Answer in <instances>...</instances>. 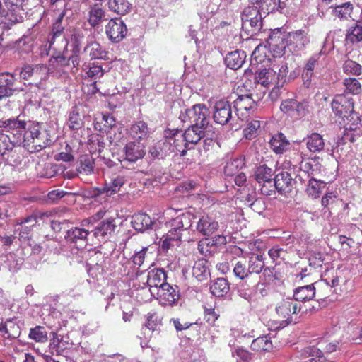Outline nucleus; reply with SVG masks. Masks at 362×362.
<instances>
[{
  "mask_svg": "<svg viewBox=\"0 0 362 362\" xmlns=\"http://www.w3.org/2000/svg\"><path fill=\"white\" fill-rule=\"evenodd\" d=\"M0 127L5 132L13 131L17 145L30 147L33 151H40L47 145V134L42 131L38 124H31L26 127V123L16 119H0Z\"/></svg>",
  "mask_w": 362,
  "mask_h": 362,
  "instance_id": "nucleus-1",
  "label": "nucleus"
},
{
  "mask_svg": "<svg viewBox=\"0 0 362 362\" xmlns=\"http://www.w3.org/2000/svg\"><path fill=\"white\" fill-rule=\"evenodd\" d=\"M89 51V56L93 59H105L107 52L102 48L101 45L96 42H91L84 47V52Z\"/></svg>",
  "mask_w": 362,
  "mask_h": 362,
  "instance_id": "nucleus-49",
  "label": "nucleus"
},
{
  "mask_svg": "<svg viewBox=\"0 0 362 362\" xmlns=\"http://www.w3.org/2000/svg\"><path fill=\"white\" fill-rule=\"evenodd\" d=\"M34 39L35 36L33 35L30 31H28L17 41L18 47L21 48L23 52H29L32 49Z\"/></svg>",
  "mask_w": 362,
  "mask_h": 362,
  "instance_id": "nucleus-59",
  "label": "nucleus"
},
{
  "mask_svg": "<svg viewBox=\"0 0 362 362\" xmlns=\"http://www.w3.org/2000/svg\"><path fill=\"white\" fill-rule=\"evenodd\" d=\"M332 109L336 115L349 119L354 113V100L344 94L337 95L332 100Z\"/></svg>",
  "mask_w": 362,
  "mask_h": 362,
  "instance_id": "nucleus-9",
  "label": "nucleus"
},
{
  "mask_svg": "<svg viewBox=\"0 0 362 362\" xmlns=\"http://www.w3.org/2000/svg\"><path fill=\"white\" fill-rule=\"evenodd\" d=\"M343 83L346 91L353 95L359 94L362 90L360 82L355 78H346L344 80Z\"/></svg>",
  "mask_w": 362,
  "mask_h": 362,
  "instance_id": "nucleus-58",
  "label": "nucleus"
},
{
  "mask_svg": "<svg viewBox=\"0 0 362 362\" xmlns=\"http://www.w3.org/2000/svg\"><path fill=\"white\" fill-rule=\"evenodd\" d=\"M214 119L216 123L221 125L226 124V100L221 99L214 105Z\"/></svg>",
  "mask_w": 362,
  "mask_h": 362,
  "instance_id": "nucleus-44",
  "label": "nucleus"
},
{
  "mask_svg": "<svg viewBox=\"0 0 362 362\" xmlns=\"http://www.w3.org/2000/svg\"><path fill=\"white\" fill-rule=\"evenodd\" d=\"M288 72V69L286 64H283L279 69L277 76H276V86L273 88L269 93V97L272 100H275L278 98L279 88L282 87L286 83Z\"/></svg>",
  "mask_w": 362,
  "mask_h": 362,
  "instance_id": "nucleus-43",
  "label": "nucleus"
},
{
  "mask_svg": "<svg viewBox=\"0 0 362 362\" xmlns=\"http://www.w3.org/2000/svg\"><path fill=\"white\" fill-rule=\"evenodd\" d=\"M322 276H326V281L330 282L337 295L347 293L351 287V273L345 267L334 269L327 267Z\"/></svg>",
  "mask_w": 362,
  "mask_h": 362,
  "instance_id": "nucleus-3",
  "label": "nucleus"
},
{
  "mask_svg": "<svg viewBox=\"0 0 362 362\" xmlns=\"http://www.w3.org/2000/svg\"><path fill=\"white\" fill-rule=\"evenodd\" d=\"M341 139L344 143L359 142L362 139V129L358 126L345 127Z\"/></svg>",
  "mask_w": 362,
  "mask_h": 362,
  "instance_id": "nucleus-40",
  "label": "nucleus"
},
{
  "mask_svg": "<svg viewBox=\"0 0 362 362\" xmlns=\"http://www.w3.org/2000/svg\"><path fill=\"white\" fill-rule=\"evenodd\" d=\"M280 109L284 114L295 119L300 118L306 113L305 105L294 99L282 101Z\"/></svg>",
  "mask_w": 362,
  "mask_h": 362,
  "instance_id": "nucleus-16",
  "label": "nucleus"
},
{
  "mask_svg": "<svg viewBox=\"0 0 362 362\" xmlns=\"http://www.w3.org/2000/svg\"><path fill=\"white\" fill-rule=\"evenodd\" d=\"M107 6L110 11L119 16H124L132 9V4L129 0H108Z\"/></svg>",
  "mask_w": 362,
  "mask_h": 362,
  "instance_id": "nucleus-28",
  "label": "nucleus"
},
{
  "mask_svg": "<svg viewBox=\"0 0 362 362\" xmlns=\"http://www.w3.org/2000/svg\"><path fill=\"white\" fill-rule=\"evenodd\" d=\"M23 90V88L17 86L16 80L12 74L8 73L0 74V99Z\"/></svg>",
  "mask_w": 362,
  "mask_h": 362,
  "instance_id": "nucleus-14",
  "label": "nucleus"
},
{
  "mask_svg": "<svg viewBox=\"0 0 362 362\" xmlns=\"http://www.w3.org/2000/svg\"><path fill=\"white\" fill-rule=\"evenodd\" d=\"M293 180L290 173L282 171L276 175L273 187L280 194H287L292 192L293 188Z\"/></svg>",
  "mask_w": 362,
  "mask_h": 362,
  "instance_id": "nucleus-18",
  "label": "nucleus"
},
{
  "mask_svg": "<svg viewBox=\"0 0 362 362\" xmlns=\"http://www.w3.org/2000/svg\"><path fill=\"white\" fill-rule=\"evenodd\" d=\"M105 16L106 11L102 4L95 3L88 8V22L91 27L95 28L105 20Z\"/></svg>",
  "mask_w": 362,
  "mask_h": 362,
  "instance_id": "nucleus-24",
  "label": "nucleus"
},
{
  "mask_svg": "<svg viewBox=\"0 0 362 362\" xmlns=\"http://www.w3.org/2000/svg\"><path fill=\"white\" fill-rule=\"evenodd\" d=\"M64 16V12L60 13L52 28V37L49 40V44L54 49L59 48L58 46L59 43L63 45L64 50L67 49L68 40L62 35L64 28L61 24Z\"/></svg>",
  "mask_w": 362,
  "mask_h": 362,
  "instance_id": "nucleus-19",
  "label": "nucleus"
},
{
  "mask_svg": "<svg viewBox=\"0 0 362 362\" xmlns=\"http://www.w3.org/2000/svg\"><path fill=\"white\" fill-rule=\"evenodd\" d=\"M180 240L181 235L170 228L167 233L165 238L163 240L161 247L163 250H168L170 247L177 245L178 241Z\"/></svg>",
  "mask_w": 362,
  "mask_h": 362,
  "instance_id": "nucleus-55",
  "label": "nucleus"
},
{
  "mask_svg": "<svg viewBox=\"0 0 362 362\" xmlns=\"http://www.w3.org/2000/svg\"><path fill=\"white\" fill-rule=\"evenodd\" d=\"M230 263L233 266V274L235 276L240 279H244L250 273L249 269L247 267V259L245 257H240L236 259L235 257L230 259Z\"/></svg>",
  "mask_w": 362,
  "mask_h": 362,
  "instance_id": "nucleus-37",
  "label": "nucleus"
},
{
  "mask_svg": "<svg viewBox=\"0 0 362 362\" xmlns=\"http://www.w3.org/2000/svg\"><path fill=\"white\" fill-rule=\"evenodd\" d=\"M150 134L149 129L146 122L143 121L136 122L132 124L129 129L130 136L137 141V142L142 143L146 140Z\"/></svg>",
  "mask_w": 362,
  "mask_h": 362,
  "instance_id": "nucleus-25",
  "label": "nucleus"
},
{
  "mask_svg": "<svg viewBox=\"0 0 362 362\" xmlns=\"http://www.w3.org/2000/svg\"><path fill=\"white\" fill-rule=\"evenodd\" d=\"M195 216L190 212L183 213L173 218L170 223L171 229L181 235V231L187 230L192 226Z\"/></svg>",
  "mask_w": 362,
  "mask_h": 362,
  "instance_id": "nucleus-22",
  "label": "nucleus"
},
{
  "mask_svg": "<svg viewBox=\"0 0 362 362\" xmlns=\"http://www.w3.org/2000/svg\"><path fill=\"white\" fill-rule=\"evenodd\" d=\"M125 182L126 179L124 176L116 175L111 178L109 182H105L103 193H105L107 197H110L118 192Z\"/></svg>",
  "mask_w": 362,
  "mask_h": 362,
  "instance_id": "nucleus-33",
  "label": "nucleus"
},
{
  "mask_svg": "<svg viewBox=\"0 0 362 362\" xmlns=\"http://www.w3.org/2000/svg\"><path fill=\"white\" fill-rule=\"evenodd\" d=\"M4 2L8 10L4 24L9 26L23 21L25 15L23 8L24 0H4Z\"/></svg>",
  "mask_w": 362,
  "mask_h": 362,
  "instance_id": "nucleus-8",
  "label": "nucleus"
},
{
  "mask_svg": "<svg viewBox=\"0 0 362 362\" xmlns=\"http://www.w3.org/2000/svg\"><path fill=\"white\" fill-rule=\"evenodd\" d=\"M264 267V257L262 255L253 254L249 260L250 273L259 274Z\"/></svg>",
  "mask_w": 362,
  "mask_h": 362,
  "instance_id": "nucleus-50",
  "label": "nucleus"
},
{
  "mask_svg": "<svg viewBox=\"0 0 362 362\" xmlns=\"http://www.w3.org/2000/svg\"><path fill=\"white\" fill-rule=\"evenodd\" d=\"M105 33L113 43L121 42L127 34V28L120 18L110 19L105 26Z\"/></svg>",
  "mask_w": 362,
  "mask_h": 362,
  "instance_id": "nucleus-11",
  "label": "nucleus"
},
{
  "mask_svg": "<svg viewBox=\"0 0 362 362\" xmlns=\"http://www.w3.org/2000/svg\"><path fill=\"white\" fill-rule=\"evenodd\" d=\"M160 324V321L156 313H148L146 322L141 329L144 337L150 338L153 332L158 330Z\"/></svg>",
  "mask_w": 362,
  "mask_h": 362,
  "instance_id": "nucleus-35",
  "label": "nucleus"
},
{
  "mask_svg": "<svg viewBox=\"0 0 362 362\" xmlns=\"http://www.w3.org/2000/svg\"><path fill=\"white\" fill-rule=\"evenodd\" d=\"M353 8L352 4L346 2L341 5L336 6L333 10V14L340 19H347L351 16Z\"/></svg>",
  "mask_w": 362,
  "mask_h": 362,
  "instance_id": "nucleus-53",
  "label": "nucleus"
},
{
  "mask_svg": "<svg viewBox=\"0 0 362 362\" xmlns=\"http://www.w3.org/2000/svg\"><path fill=\"white\" fill-rule=\"evenodd\" d=\"M346 41L352 44L362 41V21H357L349 29L346 35Z\"/></svg>",
  "mask_w": 362,
  "mask_h": 362,
  "instance_id": "nucleus-47",
  "label": "nucleus"
},
{
  "mask_svg": "<svg viewBox=\"0 0 362 362\" xmlns=\"http://www.w3.org/2000/svg\"><path fill=\"white\" fill-rule=\"evenodd\" d=\"M9 134L0 133V155L3 156L6 151L11 150L17 144L13 142L15 139L13 131L7 132Z\"/></svg>",
  "mask_w": 362,
  "mask_h": 362,
  "instance_id": "nucleus-48",
  "label": "nucleus"
},
{
  "mask_svg": "<svg viewBox=\"0 0 362 362\" xmlns=\"http://www.w3.org/2000/svg\"><path fill=\"white\" fill-rule=\"evenodd\" d=\"M325 183L313 177L308 179V185L306 189L308 194L313 198H317L322 192Z\"/></svg>",
  "mask_w": 362,
  "mask_h": 362,
  "instance_id": "nucleus-51",
  "label": "nucleus"
},
{
  "mask_svg": "<svg viewBox=\"0 0 362 362\" xmlns=\"http://www.w3.org/2000/svg\"><path fill=\"white\" fill-rule=\"evenodd\" d=\"M115 219L112 218H107L101 221L94 230H91L94 237L99 235L105 236L107 234L112 233L116 227L115 224Z\"/></svg>",
  "mask_w": 362,
  "mask_h": 362,
  "instance_id": "nucleus-38",
  "label": "nucleus"
},
{
  "mask_svg": "<svg viewBox=\"0 0 362 362\" xmlns=\"http://www.w3.org/2000/svg\"><path fill=\"white\" fill-rule=\"evenodd\" d=\"M343 70L347 75L358 76L362 74V66L358 63L350 59L345 61Z\"/></svg>",
  "mask_w": 362,
  "mask_h": 362,
  "instance_id": "nucleus-56",
  "label": "nucleus"
},
{
  "mask_svg": "<svg viewBox=\"0 0 362 362\" xmlns=\"http://www.w3.org/2000/svg\"><path fill=\"white\" fill-rule=\"evenodd\" d=\"M276 72L272 69H264L257 73L255 82L264 87L268 88L272 84L276 83Z\"/></svg>",
  "mask_w": 362,
  "mask_h": 362,
  "instance_id": "nucleus-32",
  "label": "nucleus"
},
{
  "mask_svg": "<svg viewBox=\"0 0 362 362\" xmlns=\"http://www.w3.org/2000/svg\"><path fill=\"white\" fill-rule=\"evenodd\" d=\"M258 8L264 15L278 11L281 8L280 0H262Z\"/></svg>",
  "mask_w": 362,
  "mask_h": 362,
  "instance_id": "nucleus-52",
  "label": "nucleus"
},
{
  "mask_svg": "<svg viewBox=\"0 0 362 362\" xmlns=\"http://www.w3.org/2000/svg\"><path fill=\"white\" fill-rule=\"evenodd\" d=\"M207 127H201L200 124H192L183 134L180 135L181 141L185 142V145L196 144L201 139L204 138V129Z\"/></svg>",
  "mask_w": 362,
  "mask_h": 362,
  "instance_id": "nucleus-20",
  "label": "nucleus"
},
{
  "mask_svg": "<svg viewBox=\"0 0 362 362\" xmlns=\"http://www.w3.org/2000/svg\"><path fill=\"white\" fill-rule=\"evenodd\" d=\"M304 141L306 143L307 148L311 153H320L325 148V139L319 133L313 132L308 135Z\"/></svg>",
  "mask_w": 362,
  "mask_h": 362,
  "instance_id": "nucleus-27",
  "label": "nucleus"
},
{
  "mask_svg": "<svg viewBox=\"0 0 362 362\" xmlns=\"http://www.w3.org/2000/svg\"><path fill=\"white\" fill-rule=\"evenodd\" d=\"M124 160L130 163H136L143 158L146 154L145 146L143 143L129 141L124 147Z\"/></svg>",
  "mask_w": 362,
  "mask_h": 362,
  "instance_id": "nucleus-17",
  "label": "nucleus"
},
{
  "mask_svg": "<svg viewBox=\"0 0 362 362\" xmlns=\"http://www.w3.org/2000/svg\"><path fill=\"white\" fill-rule=\"evenodd\" d=\"M155 290L156 293L151 296L156 298L161 305L173 306L180 299V291L176 285L164 284L160 289Z\"/></svg>",
  "mask_w": 362,
  "mask_h": 362,
  "instance_id": "nucleus-12",
  "label": "nucleus"
},
{
  "mask_svg": "<svg viewBox=\"0 0 362 362\" xmlns=\"http://www.w3.org/2000/svg\"><path fill=\"white\" fill-rule=\"evenodd\" d=\"M28 337L30 339L38 343H45L48 339L47 332L45 328L42 326H36L34 328H31Z\"/></svg>",
  "mask_w": 362,
  "mask_h": 362,
  "instance_id": "nucleus-54",
  "label": "nucleus"
},
{
  "mask_svg": "<svg viewBox=\"0 0 362 362\" xmlns=\"http://www.w3.org/2000/svg\"><path fill=\"white\" fill-rule=\"evenodd\" d=\"M269 144L274 152L281 154L289 148L290 142L283 133H278L272 136Z\"/></svg>",
  "mask_w": 362,
  "mask_h": 362,
  "instance_id": "nucleus-29",
  "label": "nucleus"
},
{
  "mask_svg": "<svg viewBox=\"0 0 362 362\" xmlns=\"http://www.w3.org/2000/svg\"><path fill=\"white\" fill-rule=\"evenodd\" d=\"M231 93L228 98L234 99L233 109L238 117V121L235 124H233L234 118L232 116V108L230 107L229 112H228V124L231 127L233 131L232 134L238 132L243 125L244 120L247 119L249 117V112L256 107V103L250 95H240L235 99L237 95Z\"/></svg>",
  "mask_w": 362,
  "mask_h": 362,
  "instance_id": "nucleus-2",
  "label": "nucleus"
},
{
  "mask_svg": "<svg viewBox=\"0 0 362 362\" xmlns=\"http://www.w3.org/2000/svg\"><path fill=\"white\" fill-rule=\"evenodd\" d=\"M232 357L236 362H250L252 359V354L242 348H238L232 352Z\"/></svg>",
  "mask_w": 362,
  "mask_h": 362,
  "instance_id": "nucleus-64",
  "label": "nucleus"
},
{
  "mask_svg": "<svg viewBox=\"0 0 362 362\" xmlns=\"http://www.w3.org/2000/svg\"><path fill=\"white\" fill-rule=\"evenodd\" d=\"M276 311L279 317L287 324L296 323L300 317L299 314L306 312L302 310L301 304L296 302L293 298L282 299L277 303Z\"/></svg>",
  "mask_w": 362,
  "mask_h": 362,
  "instance_id": "nucleus-4",
  "label": "nucleus"
},
{
  "mask_svg": "<svg viewBox=\"0 0 362 362\" xmlns=\"http://www.w3.org/2000/svg\"><path fill=\"white\" fill-rule=\"evenodd\" d=\"M226 279L218 278L211 286V291L214 296L224 297L226 295Z\"/></svg>",
  "mask_w": 362,
  "mask_h": 362,
  "instance_id": "nucleus-57",
  "label": "nucleus"
},
{
  "mask_svg": "<svg viewBox=\"0 0 362 362\" xmlns=\"http://www.w3.org/2000/svg\"><path fill=\"white\" fill-rule=\"evenodd\" d=\"M262 12L257 6H252L245 8L243 11L242 20L249 23L252 27L261 25Z\"/></svg>",
  "mask_w": 362,
  "mask_h": 362,
  "instance_id": "nucleus-26",
  "label": "nucleus"
},
{
  "mask_svg": "<svg viewBox=\"0 0 362 362\" xmlns=\"http://www.w3.org/2000/svg\"><path fill=\"white\" fill-rule=\"evenodd\" d=\"M251 348L257 352H269L272 350L273 344L269 336H262L252 341Z\"/></svg>",
  "mask_w": 362,
  "mask_h": 362,
  "instance_id": "nucleus-42",
  "label": "nucleus"
},
{
  "mask_svg": "<svg viewBox=\"0 0 362 362\" xmlns=\"http://www.w3.org/2000/svg\"><path fill=\"white\" fill-rule=\"evenodd\" d=\"M218 227V223L212 221L209 216L200 218L197 225V230L204 235H210Z\"/></svg>",
  "mask_w": 362,
  "mask_h": 362,
  "instance_id": "nucleus-36",
  "label": "nucleus"
},
{
  "mask_svg": "<svg viewBox=\"0 0 362 362\" xmlns=\"http://www.w3.org/2000/svg\"><path fill=\"white\" fill-rule=\"evenodd\" d=\"M313 286L317 300H325L335 294L330 282L326 281V276H322L320 280L313 284Z\"/></svg>",
  "mask_w": 362,
  "mask_h": 362,
  "instance_id": "nucleus-23",
  "label": "nucleus"
},
{
  "mask_svg": "<svg viewBox=\"0 0 362 362\" xmlns=\"http://www.w3.org/2000/svg\"><path fill=\"white\" fill-rule=\"evenodd\" d=\"M49 74L57 77L66 76L70 67L69 59L64 54L52 57L49 61Z\"/></svg>",
  "mask_w": 362,
  "mask_h": 362,
  "instance_id": "nucleus-15",
  "label": "nucleus"
},
{
  "mask_svg": "<svg viewBox=\"0 0 362 362\" xmlns=\"http://www.w3.org/2000/svg\"><path fill=\"white\" fill-rule=\"evenodd\" d=\"M270 53L274 58H280L285 54L287 46L286 35L280 29L273 30L267 40Z\"/></svg>",
  "mask_w": 362,
  "mask_h": 362,
  "instance_id": "nucleus-10",
  "label": "nucleus"
},
{
  "mask_svg": "<svg viewBox=\"0 0 362 362\" xmlns=\"http://www.w3.org/2000/svg\"><path fill=\"white\" fill-rule=\"evenodd\" d=\"M94 168V162L92 158L85 156L81 159V164L77 170L79 173L88 175L93 173Z\"/></svg>",
  "mask_w": 362,
  "mask_h": 362,
  "instance_id": "nucleus-61",
  "label": "nucleus"
},
{
  "mask_svg": "<svg viewBox=\"0 0 362 362\" xmlns=\"http://www.w3.org/2000/svg\"><path fill=\"white\" fill-rule=\"evenodd\" d=\"M286 39L288 49L293 52L303 50L310 42L308 33L301 29L289 32Z\"/></svg>",
  "mask_w": 362,
  "mask_h": 362,
  "instance_id": "nucleus-13",
  "label": "nucleus"
},
{
  "mask_svg": "<svg viewBox=\"0 0 362 362\" xmlns=\"http://www.w3.org/2000/svg\"><path fill=\"white\" fill-rule=\"evenodd\" d=\"M209 115V111L205 105L196 104L191 108L181 112L179 118L182 122H194V124H197L201 127H207Z\"/></svg>",
  "mask_w": 362,
  "mask_h": 362,
  "instance_id": "nucleus-5",
  "label": "nucleus"
},
{
  "mask_svg": "<svg viewBox=\"0 0 362 362\" xmlns=\"http://www.w3.org/2000/svg\"><path fill=\"white\" fill-rule=\"evenodd\" d=\"M87 31L82 28H76L73 30V33L71 37V44L72 49L75 50V52H81V46L84 42Z\"/></svg>",
  "mask_w": 362,
  "mask_h": 362,
  "instance_id": "nucleus-46",
  "label": "nucleus"
},
{
  "mask_svg": "<svg viewBox=\"0 0 362 362\" xmlns=\"http://www.w3.org/2000/svg\"><path fill=\"white\" fill-rule=\"evenodd\" d=\"M260 128V122L259 120L251 121L247 127L243 130V135L245 139L251 140L257 134V131Z\"/></svg>",
  "mask_w": 362,
  "mask_h": 362,
  "instance_id": "nucleus-62",
  "label": "nucleus"
},
{
  "mask_svg": "<svg viewBox=\"0 0 362 362\" xmlns=\"http://www.w3.org/2000/svg\"><path fill=\"white\" fill-rule=\"evenodd\" d=\"M33 78L36 81L45 79L49 74V67L45 64L33 65Z\"/></svg>",
  "mask_w": 362,
  "mask_h": 362,
  "instance_id": "nucleus-63",
  "label": "nucleus"
},
{
  "mask_svg": "<svg viewBox=\"0 0 362 362\" xmlns=\"http://www.w3.org/2000/svg\"><path fill=\"white\" fill-rule=\"evenodd\" d=\"M166 274L163 269H152L148 274L147 284L151 295L156 293V290L160 289L163 285L168 284L165 282Z\"/></svg>",
  "mask_w": 362,
  "mask_h": 362,
  "instance_id": "nucleus-21",
  "label": "nucleus"
},
{
  "mask_svg": "<svg viewBox=\"0 0 362 362\" xmlns=\"http://www.w3.org/2000/svg\"><path fill=\"white\" fill-rule=\"evenodd\" d=\"M313 290V284L298 286L294 290L293 299L298 303L313 300L315 298V293Z\"/></svg>",
  "mask_w": 362,
  "mask_h": 362,
  "instance_id": "nucleus-31",
  "label": "nucleus"
},
{
  "mask_svg": "<svg viewBox=\"0 0 362 362\" xmlns=\"http://www.w3.org/2000/svg\"><path fill=\"white\" fill-rule=\"evenodd\" d=\"M326 255L321 252H314L309 257V265L315 269L326 266Z\"/></svg>",
  "mask_w": 362,
  "mask_h": 362,
  "instance_id": "nucleus-60",
  "label": "nucleus"
},
{
  "mask_svg": "<svg viewBox=\"0 0 362 362\" xmlns=\"http://www.w3.org/2000/svg\"><path fill=\"white\" fill-rule=\"evenodd\" d=\"M87 221H83V227H72L67 229L66 234L64 236L65 240L70 243H73L77 248L84 247L88 243V237L92 233L90 228L91 226L88 223L86 225Z\"/></svg>",
  "mask_w": 362,
  "mask_h": 362,
  "instance_id": "nucleus-6",
  "label": "nucleus"
},
{
  "mask_svg": "<svg viewBox=\"0 0 362 362\" xmlns=\"http://www.w3.org/2000/svg\"><path fill=\"white\" fill-rule=\"evenodd\" d=\"M245 59L243 51L236 49L228 53V68L236 70L241 67Z\"/></svg>",
  "mask_w": 362,
  "mask_h": 362,
  "instance_id": "nucleus-45",
  "label": "nucleus"
},
{
  "mask_svg": "<svg viewBox=\"0 0 362 362\" xmlns=\"http://www.w3.org/2000/svg\"><path fill=\"white\" fill-rule=\"evenodd\" d=\"M272 175V169L264 164L257 167L255 170L254 177L259 185H262L260 190L263 195L271 196L274 192Z\"/></svg>",
  "mask_w": 362,
  "mask_h": 362,
  "instance_id": "nucleus-7",
  "label": "nucleus"
},
{
  "mask_svg": "<svg viewBox=\"0 0 362 362\" xmlns=\"http://www.w3.org/2000/svg\"><path fill=\"white\" fill-rule=\"evenodd\" d=\"M320 56V52L315 54L311 56L307 61L302 74V78L305 83L310 82L314 73V69L315 66L318 64Z\"/></svg>",
  "mask_w": 362,
  "mask_h": 362,
  "instance_id": "nucleus-39",
  "label": "nucleus"
},
{
  "mask_svg": "<svg viewBox=\"0 0 362 362\" xmlns=\"http://www.w3.org/2000/svg\"><path fill=\"white\" fill-rule=\"evenodd\" d=\"M132 224L136 230L143 232L150 228L153 221L146 214L139 213L132 216Z\"/></svg>",
  "mask_w": 362,
  "mask_h": 362,
  "instance_id": "nucleus-34",
  "label": "nucleus"
},
{
  "mask_svg": "<svg viewBox=\"0 0 362 362\" xmlns=\"http://www.w3.org/2000/svg\"><path fill=\"white\" fill-rule=\"evenodd\" d=\"M192 275L198 281H202L207 279L209 275L207 261L205 259L197 260L192 268Z\"/></svg>",
  "mask_w": 362,
  "mask_h": 362,
  "instance_id": "nucleus-41",
  "label": "nucleus"
},
{
  "mask_svg": "<svg viewBox=\"0 0 362 362\" xmlns=\"http://www.w3.org/2000/svg\"><path fill=\"white\" fill-rule=\"evenodd\" d=\"M181 134V131L178 129H168L165 132V136L167 138L173 140V142L171 143V141L169 142L171 145H173L175 150L180 153L181 156H185L189 148L188 145H185V142H182L180 135Z\"/></svg>",
  "mask_w": 362,
  "mask_h": 362,
  "instance_id": "nucleus-30",
  "label": "nucleus"
}]
</instances>
